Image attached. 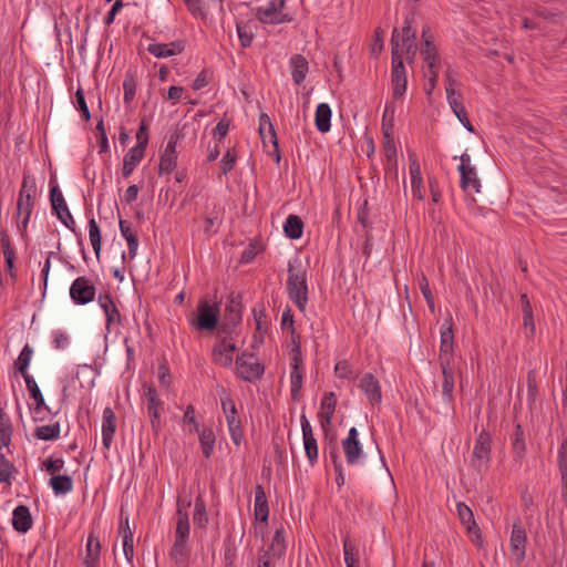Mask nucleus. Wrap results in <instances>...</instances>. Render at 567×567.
I'll return each instance as SVG.
<instances>
[{"label": "nucleus", "instance_id": "nucleus-36", "mask_svg": "<svg viewBox=\"0 0 567 567\" xmlns=\"http://www.w3.org/2000/svg\"><path fill=\"white\" fill-rule=\"evenodd\" d=\"M284 230L288 238L299 239L303 231V221L297 215H289L284 224Z\"/></svg>", "mask_w": 567, "mask_h": 567}, {"label": "nucleus", "instance_id": "nucleus-57", "mask_svg": "<svg viewBox=\"0 0 567 567\" xmlns=\"http://www.w3.org/2000/svg\"><path fill=\"white\" fill-rule=\"evenodd\" d=\"M136 140L137 144L134 147H140L141 151L145 152L148 144V133L147 125L144 120L141 122L140 128L136 133Z\"/></svg>", "mask_w": 567, "mask_h": 567}, {"label": "nucleus", "instance_id": "nucleus-32", "mask_svg": "<svg viewBox=\"0 0 567 567\" xmlns=\"http://www.w3.org/2000/svg\"><path fill=\"white\" fill-rule=\"evenodd\" d=\"M143 151L140 150V147H132L128 153L124 156L123 159V168H122V175L123 177L127 178L132 172L135 169V167L140 164V162L144 157Z\"/></svg>", "mask_w": 567, "mask_h": 567}, {"label": "nucleus", "instance_id": "nucleus-27", "mask_svg": "<svg viewBox=\"0 0 567 567\" xmlns=\"http://www.w3.org/2000/svg\"><path fill=\"white\" fill-rule=\"evenodd\" d=\"M254 515L257 520L267 523L269 516V506L265 489L261 485L255 487Z\"/></svg>", "mask_w": 567, "mask_h": 567}, {"label": "nucleus", "instance_id": "nucleus-18", "mask_svg": "<svg viewBox=\"0 0 567 567\" xmlns=\"http://www.w3.org/2000/svg\"><path fill=\"white\" fill-rule=\"evenodd\" d=\"M236 351L234 342L223 338L213 348V360L216 364L221 367H229L233 362V354Z\"/></svg>", "mask_w": 567, "mask_h": 567}, {"label": "nucleus", "instance_id": "nucleus-6", "mask_svg": "<svg viewBox=\"0 0 567 567\" xmlns=\"http://www.w3.org/2000/svg\"><path fill=\"white\" fill-rule=\"evenodd\" d=\"M302 365V353H301V342L300 337L293 338L292 340V349H291V373H290V382H291V396L292 400H298L300 396V391L302 388V373L300 368Z\"/></svg>", "mask_w": 567, "mask_h": 567}, {"label": "nucleus", "instance_id": "nucleus-64", "mask_svg": "<svg viewBox=\"0 0 567 567\" xmlns=\"http://www.w3.org/2000/svg\"><path fill=\"white\" fill-rule=\"evenodd\" d=\"M64 466V461L62 458H48L44 462V468L48 473L54 475L56 472H60Z\"/></svg>", "mask_w": 567, "mask_h": 567}, {"label": "nucleus", "instance_id": "nucleus-52", "mask_svg": "<svg viewBox=\"0 0 567 567\" xmlns=\"http://www.w3.org/2000/svg\"><path fill=\"white\" fill-rule=\"evenodd\" d=\"M393 121H394V107L390 104H386L384 114L382 117V131H383L384 137H389V134H392Z\"/></svg>", "mask_w": 567, "mask_h": 567}, {"label": "nucleus", "instance_id": "nucleus-22", "mask_svg": "<svg viewBox=\"0 0 567 567\" xmlns=\"http://www.w3.org/2000/svg\"><path fill=\"white\" fill-rule=\"evenodd\" d=\"M336 406H337L336 394L333 392L324 393V395L321 400L320 411L318 413L320 424L323 429H326L327 426H329L331 424Z\"/></svg>", "mask_w": 567, "mask_h": 567}, {"label": "nucleus", "instance_id": "nucleus-38", "mask_svg": "<svg viewBox=\"0 0 567 567\" xmlns=\"http://www.w3.org/2000/svg\"><path fill=\"white\" fill-rule=\"evenodd\" d=\"M286 550V544L284 538V529L282 527L277 528L274 536L272 542L267 551H269L270 558H280Z\"/></svg>", "mask_w": 567, "mask_h": 567}, {"label": "nucleus", "instance_id": "nucleus-26", "mask_svg": "<svg viewBox=\"0 0 567 567\" xmlns=\"http://www.w3.org/2000/svg\"><path fill=\"white\" fill-rule=\"evenodd\" d=\"M145 396L147 400V411L151 417V424L154 431L159 429L161 420H159V409L162 405L161 400L158 399L157 392L154 388L148 386Z\"/></svg>", "mask_w": 567, "mask_h": 567}, {"label": "nucleus", "instance_id": "nucleus-34", "mask_svg": "<svg viewBox=\"0 0 567 567\" xmlns=\"http://www.w3.org/2000/svg\"><path fill=\"white\" fill-rule=\"evenodd\" d=\"M420 52L426 64V69L440 66L439 51L433 41L426 40L424 43H421Z\"/></svg>", "mask_w": 567, "mask_h": 567}, {"label": "nucleus", "instance_id": "nucleus-30", "mask_svg": "<svg viewBox=\"0 0 567 567\" xmlns=\"http://www.w3.org/2000/svg\"><path fill=\"white\" fill-rule=\"evenodd\" d=\"M183 50V45L178 42H172L169 44L152 43L147 47V51L156 58L173 56L182 53Z\"/></svg>", "mask_w": 567, "mask_h": 567}, {"label": "nucleus", "instance_id": "nucleus-25", "mask_svg": "<svg viewBox=\"0 0 567 567\" xmlns=\"http://www.w3.org/2000/svg\"><path fill=\"white\" fill-rule=\"evenodd\" d=\"M120 534L122 536L124 556L128 563H132L134 557L133 532L130 528L128 516L123 518V513L121 514Z\"/></svg>", "mask_w": 567, "mask_h": 567}, {"label": "nucleus", "instance_id": "nucleus-16", "mask_svg": "<svg viewBox=\"0 0 567 567\" xmlns=\"http://www.w3.org/2000/svg\"><path fill=\"white\" fill-rule=\"evenodd\" d=\"M453 347H454L453 319H452V316L449 315L446 317V319L444 320V323L441 329L440 363H443L444 360H449V362H452Z\"/></svg>", "mask_w": 567, "mask_h": 567}, {"label": "nucleus", "instance_id": "nucleus-19", "mask_svg": "<svg viewBox=\"0 0 567 567\" xmlns=\"http://www.w3.org/2000/svg\"><path fill=\"white\" fill-rule=\"evenodd\" d=\"M451 363L452 362H449V360H444L443 363H440L443 374L442 399L443 402L446 403L449 406L452 405L454 400L455 385L454 371L451 368Z\"/></svg>", "mask_w": 567, "mask_h": 567}, {"label": "nucleus", "instance_id": "nucleus-48", "mask_svg": "<svg viewBox=\"0 0 567 567\" xmlns=\"http://www.w3.org/2000/svg\"><path fill=\"white\" fill-rule=\"evenodd\" d=\"M193 520L194 524L199 528H204L208 523L205 502L202 497H197L195 501V512Z\"/></svg>", "mask_w": 567, "mask_h": 567}, {"label": "nucleus", "instance_id": "nucleus-28", "mask_svg": "<svg viewBox=\"0 0 567 567\" xmlns=\"http://www.w3.org/2000/svg\"><path fill=\"white\" fill-rule=\"evenodd\" d=\"M101 544L99 538L90 534L86 542V554L84 557L85 567H99Z\"/></svg>", "mask_w": 567, "mask_h": 567}, {"label": "nucleus", "instance_id": "nucleus-5", "mask_svg": "<svg viewBox=\"0 0 567 567\" xmlns=\"http://www.w3.org/2000/svg\"><path fill=\"white\" fill-rule=\"evenodd\" d=\"M492 452V440L488 432L482 430L478 437L476 439L472 457L471 467L477 473L483 474L489 467Z\"/></svg>", "mask_w": 567, "mask_h": 567}, {"label": "nucleus", "instance_id": "nucleus-44", "mask_svg": "<svg viewBox=\"0 0 567 567\" xmlns=\"http://www.w3.org/2000/svg\"><path fill=\"white\" fill-rule=\"evenodd\" d=\"M199 442L203 451V455L209 458L214 451L215 434L212 429H204L199 433Z\"/></svg>", "mask_w": 567, "mask_h": 567}, {"label": "nucleus", "instance_id": "nucleus-29", "mask_svg": "<svg viewBox=\"0 0 567 567\" xmlns=\"http://www.w3.org/2000/svg\"><path fill=\"white\" fill-rule=\"evenodd\" d=\"M291 75L297 85H300L308 73V61L301 54H295L290 58Z\"/></svg>", "mask_w": 567, "mask_h": 567}, {"label": "nucleus", "instance_id": "nucleus-53", "mask_svg": "<svg viewBox=\"0 0 567 567\" xmlns=\"http://www.w3.org/2000/svg\"><path fill=\"white\" fill-rule=\"evenodd\" d=\"M276 13L277 12V8H275L274 6H267L266 8H258L256 10V18L261 22V23H270V24H274L275 23V18L276 17Z\"/></svg>", "mask_w": 567, "mask_h": 567}, {"label": "nucleus", "instance_id": "nucleus-23", "mask_svg": "<svg viewBox=\"0 0 567 567\" xmlns=\"http://www.w3.org/2000/svg\"><path fill=\"white\" fill-rule=\"evenodd\" d=\"M116 430V417L111 408L103 410L102 441L105 449H110Z\"/></svg>", "mask_w": 567, "mask_h": 567}, {"label": "nucleus", "instance_id": "nucleus-51", "mask_svg": "<svg viewBox=\"0 0 567 567\" xmlns=\"http://www.w3.org/2000/svg\"><path fill=\"white\" fill-rule=\"evenodd\" d=\"M343 555L347 566L359 564V550L346 538L343 540Z\"/></svg>", "mask_w": 567, "mask_h": 567}, {"label": "nucleus", "instance_id": "nucleus-31", "mask_svg": "<svg viewBox=\"0 0 567 567\" xmlns=\"http://www.w3.org/2000/svg\"><path fill=\"white\" fill-rule=\"evenodd\" d=\"M461 187L464 192L480 193L481 192V182L477 177L475 168H467L465 171H461Z\"/></svg>", "mask_w": 567, "mask_h": 567}, {"label": "nucleus", "instance_id": "nucleus-47", "mask_svg": "<svg viewBox=\"0 0 567 567\" xmlns=\"http://www.w3.org/2000/svg\"><path fill=\"white\" fill-rule=\"evenodd\" d=\"M220 403H221L223 411H224V413L226 415L227 423H229V420H231V417L234 420H239L238 416H237V409H236L235 402L226 393L225 389L221 390Z\"/></svg>", "mask_w": 567, "mask_h": 567}, {"label": "nucleus", "instance_id": "nucleus-10", "mask_svg": "<svg viewBox=\"0 0 567 567\" xmlns=\"http://www.w3.org/2000/svg\"><path fill=\"white\" fill-rule=\"evenodd\" d=\"M457 516L465 527L466 533L473 544L477 547L483 546V537L481 534V529L477 526L472 509L464 503L460 502L456 505Z\"/></svg>", "mask_w": 567, "mask_h": 567}, {"label": "nucleus", "instance_id": "nucleus-17", "mask_svg": "<svg viewBox=\"0 0 567 567\" xmlns=\"http://www.w3.org/2000/svg\"><path fill=\"white\" fill-rule=\"evenodd\" d=\"M300 422H301L305 452H306V455H307L310 464L313 465L318 458L317 440L315 439L312 426L305 414L301 415Z\"/></svg>", "mask_w": 567, "mask_h": 567}, {"label": "nucleus", "instance_id": "nucleus-33", "mask_svg": "<svg viewBox=\"0 0 567 567\" xmlns=\"http://www.w3.org/2000/svg\"><path fill=\"white\" fill-rule=\"evenodd\" d=\"M331 109L327 103H320L316 110L315 123L321 133H327L331 127Z\"/></svg>", "mask_w": 567, "mask_h": 567}, {"label": "nucleus", "instance_id": "nucleus-45", "mask_svg": "<svg viewBox=\"0 0 567 567\" xmlns=\"http://www.w3.org/2000/svg\"><path fill=\"white\" fill-rule=\"evenodd\" d=\"M513 452L518 460H522L525 454V437L520 424L515 425V431L512 440Z\"/></svg>", "mask_w": 567, "mask_h": 567}, {"label": "nucleus", "instance_id": "nucleus-21", "mask_svg": "<svg viewBox=\"0 0 567 567\" xmlns=\"http://www.w3.org/2000/svg\"><path fill=\"white\" fill-rule=\"evenodd\" d=\"M359 388L364 392L371 404L381 402V388L373 374L365 373L360 380Z\"/></svg>", "mask_w": 567, "mask_h": 567}, {"label": "nucleus", "instance_id": "nucleus-46", "mask_svg": "<svg viewBox=\"0 0 567 567\" xmlns=\"http://www.w3.org/2000/svg\"><path fill=\"white\" fill-rule=\"evenodd\" d=\"M12 427L6 413L0 409V451L7 447L11 442Z\"/></svg>", "mask_w": 567, "mask_h": 567}, {"label": "nucleus", "instance_id": "nucleus-9", "mask_svg": "<svg viewBox=\"0 0 567 567\" xmlns=\"http://www.w3.org/2000/svg\"><path fill=\"white\" fill-rule=\"evenodd\" d=\"M241 321V301L240 296H231L225 307L224 321L219 328V334H229Z\"/></svg>", "mask_w": 567, "mask_h": 567}, {"label": "nucleus", "instance_id": "nucleus-39", "mask_svg": "<svg viewBox=\"0 0 567 567\" xmlns=\"http://www.w3.org/2000/svg\"><path fill=\"white\" fill-rule=\"evenodd\" d=\"M457 72L455 69H453L451 65L447 66L445 71V91H446V99H453L456 97L457 94H461L456 87L460 85V82L457 80Z\"/></svg>", "mask_w": 567, "mask_h": 567}, {"label": "nucleus", "instance_id": "nucleus-8", "mask_svg": "<svg viewBox=\"0 0 567 567\" xmlns=\"http://www.w3.org/2000/svg\"><path fill=\"white\" fill-rule=\"evenodd\" d=\"M237 372L245 381L259 379L264 373V365L254 354L243 353L236 360Z\"/></svg>", "mask_w": 567, "mask_h": 567}, {"label": "nucleus", "instance_id": "nucleus-2", "mask_svg": "<svg viewBox=\"0 0 567 567\" xmlns=\"http://www.w3.org/2000/svg\"><path fill=\"white\" fill-rule=\"evenodd\" d=\"M287 292L290 300L303 312L308 303L307 271L291 262L288 265Z\"/></svg>", "mask_w": 567, "mask_h": 567}, {"label": "nucleus", "instance_id": "nucleus-1", "mask_svg": "<svg viewBox=\"0 0 567 567\" xmlns=\"http://www.w3.org/2000/svg\"><path fill=\"white\" fill-rule=\"evenodd\" d=\"M391 84L392 95L400 99L404 95L408 86V78L404 62L399 53V29L394 28L391 37Z\"/></svg>", "mask_w": 567, "mask_h": 567}, {"label": "nucleus", "instance_id": "nucleus-56", "mask_svg": "<svg viewBox=\"0 0 567 567\" xmlns=\"http://www.w3.org/2000/svg\"><path fill=\"white\" fill-rule=\"evenodd\" d=\"M420 289L422 291L423 297L426 300V303H427L430 310L432 312H434V309H435L434 298H433L432 291L429 286V281L425 276H422V278L420 279Z\"/></svg>", "mask_w": 567, "mask_h": 567}, {"label": "nucleus", "instance_id": "nucleus-59", "mask_svg": "<svg viewBox=\"0 0 567 567\" xmlns=\"http://www.w3.org/2000/svg\"><path fill=\"white\" fill-rule=\"evenodd\" d=\"M123 90H124V102L126 104H130L134 96L136 91V84L133 78H126L123 82Z\"/></svg>", "mask_w": 567, "mask_h": 567}, {"label": "nucleus", "instance_id": "nucleus-60", "mask_svg": "<svg viewBox=\"0 0 567 567\" xmlns=\"http://www.w3.org/2000/svg\"><path fill=\"white\" fill-rule=\"evenodd\" d=\"M237 33L243 48H248L251 45L254 34L246 27L237 24Z\"/></svg>", "mask_w": 567, "mask_h": 567}, {"label": "nucleus", "instance_id": "nucleus-43", "mask_svg": "<svg viewBox=\"0 0 567 567\" xmlns=\"http://www.w3.org/2000/svg\"><path fill=\"white\" fill-rule=\"evenodd\" d=\"M60 435V424L53 423L48 425L38 426L34 431V436L42 441H52Z\"/></svg>", "mask_w": 567, "mask_h": 567}, {"label": "nucleus", "instance_id": "nucleus-61", "mask_svg": "<svg viewBox=\"0 0 567 567\" xmlns=\"http://www.w3.org/2000/svg\"><path fill=\"white\" fill-rule=\"evenodd\" d=\"M384 156L386 159V172L394 171L396 174V166H398V155H396V147H388L386 152H384Z\"/></svg>", "mask_w": 567, "mask_h": 567}, {"label": "nucleus", "instance_id": "nucleus-12", "mask_svg": "<svg viewBox=\"0 0 567 567\" xmlns=\"http://www.w3.org/2000/svg\"><path fill=\"white\" fill-rule=\"evenodd\" d=\"M526 543H527L526 532H525L520 520L517 519L513 524L512 534H511V544H509L511 553H512L516 564H520L525 559Z\"/></svg>", "mask_w": 567, "mask_h": 567}, {"label": "nucleus", "instance_id": "nucleus-42", "mask_svg": "<svg viewBox=\"0 0 567 567\" xmlns=\"http://www.w3.org/2000/svg\"><path fill=\"white\" fill-rule=\"evenodd\" d=\"M89 237L95 256L99 259L102 247V235L100 227L94 218L89 220Z\"/></svg>", "mask_w": 567, "mask_h": 567}, {"label": "nucleus", "instance_id": "nucleus-7", "mask_svg": "<svg viewBox=\"0 0 567 567\" xmlns=\"http://www.w3.org/2000/svg\"><path fill=\"white\" fill-rule=\"evenodd\" d=\"M218 319V305H210L207 301H200L197 307V316L190 321V323L198 330L212 331L217 327Z\"/></svg>", "mask_w": 567, "mask_h": 567}, {"label": "nucleus", "instance_id": "nucleus-41", "mask_svg": "<svg viewBox=\"0 0 567 567\" xmlns=\"http://www.w3.org/2000/svg\"><path fill=\"white\" fill-rule=\"evenodd\" d=\"M25 385H27V389L31 395V398L34 400V403H35V406H34V410L37 413H39L41 411V409H47L49 410L47 406H45V403H44V398L38 386V383L35 382V380L33 378H27L25 380Z\"/></svg>", "mask_w": 567, "mask_h": 567}, {"label": "nucleus", "instance_id": "nucleus-20", "mask_svg": "<svg viewBox=\"0 0 567 567\" xmlns=\"http://www.w3.org/2000/svg\"><path fill=\"white\" fill-rule=\"evenodd\" d=\"M100 307L103 309L106 319V330L110 332L111 327L116 323L121 324V315L116 308L112 297L109 293L100 295L97 298Z\"/></svg>", "mask_w": 567, "mask_h": 567}, {"label": "nucleus", "instance_id": "nucleus-54", "mask_svg": "<svg viewBox=\"0 0 567 567\" xmlns=\"http://www.w3.org/2000/svg\"><path fill=\"white\" fill-rule=\"evenodd\" d=\"M227 425H228V431H229L233 442L237 446L240 445L241 440H243V431H241V426H240V420H234L231 417V420H229V423H227Z\"/></svg>", "mask_w": 567, "mask_h": 567}, {"label": "nucleus", "instance_id": "nucleus-11", "mask_svg": "<svg viewBox=\"0 0 567 567\" xmlns=\"http://www.w3.org/2000/svg\"><path fill=\"white\" fill-rule=\"evenodd\" d=\"M70 297L76 305H86L95 298V287L86 277H78L70 287Z\"/></svg>", "mask_w": 567, "mask_h": 567}, {"label": "nucleus", "instance_id": "nucleus-15", "mask_svg": "<svg viewBox=\"0 0 567 567\" xmlns=\"http://www.w3.org/2000/svg\"><path fill=\"white\" fill-rule=\"evenodd\" d=\"M50 200L53 212H55L58 218L71 230L74 231L75 221L66 206L62 193L58 186H53L50 192Z\"/></svg>", "mask_w": 567, "mask_h": 567}, {"label": "nucleus", "instance_id": "nucleus-3", "mask_svg": "<svg viewBox=\"0 0 567 567\" xmlns=\"http://www.w3.org/2000/svg\"><path fill=\"white\" fill-rule=\"evenodd\" d=\"M37 196V184L34 177L24 173L17 203V216L23 217L21 228L27 229Z\"/></svg>", "mask_w": 567, "mask_h": 567}, {"label": "nucleus", "instance_id": "nucleus-35", "mask_svg": "<svg viewBox=\"0 0 567 567\" xmlns=\"http://www.w3.org/2000/svg\"><path fill=\"white\" fill-rule=\"evenodd\" d=\"M462 94H457L456 97L447 100L453 113L457 117V120L462 123V125L471 133L474 132V127L472 123L470 122L465 107L461 101Z\"/></svg>", "mask_w": 567, "mask_h": 567}, {"label": "nucleus", "instance_id": "nucleus-13", "mask_svg": "<svg viewBox=\"0 0 567 567\" xmlns=\"http://www.w3.org/2000/svg\"><path fill=\"white\" fill-rule=\"evenodd\" d=\"M342 450L349 465H355L363 456L362 445L359 441V433L355 427H351L348 436L341 442Z\"/></svg>", "mask_w": 567, "mask_h": 567}, {"label": "nucleus", "instance_id": "nucleus-58", "mask_svg": "<svg viewBox=\"0 0 567 567\" xmlns=\"http://www.w3.org/2000/svg\"><path fill=\"white\" fill-rule=\"evenodd\" d=\"M13 471V465L0 453V482H9Z\"/></svg>", "mask_w": 567, "mask_h": 567}, {"label": "nucleus", "instance_id": "nucleus-49", "mask_svg": "<svg viewBox=\"0 0 567 567\" xmlns=\"http://www.w3.org/2000/svg\"><path fill=\"white\" fill-rule=\"evenodd\" d=\"M266 130H269L270 142L276 141V131L270 121V117L266 113H261L259 116V134L264 145L266 146Z\"/></svg>", "mask_w": 567, "mask_h": 567}, {"label": "nucleus", "instance_id": "nucleus-4", "mask_svg": "<svg viewBox=\"0 0 567 567\" xmlns=\"http://www.w3.org/2000/svg\"><path fill=\"white\" fill-rule=\"evenodd\" d=\"M177 524L175 528V540L171 549V558L177 564H184L188 557L187 540L189 536V520L186 513L177 511Z\"/></svg>", "mask_w": 567, "mask_h": 567}, {"label": "nucleus", "instance_id": "nucleus-37", "mask_svg": "<svg viewBox=\"0 0 567 567\" xmlns=\"http://www.w3.org/2000/svg\"><path fill=\"white\" fill-rule=\"evenodd\" d=\"M32 354H33V349L29 344H25L23 347V349L21 350L17 361L14 362V368H16L17 372H19L23 377L24 380L27 378H32L28 373V367L30 364Z\"/></svg>", "mask_w": 567, "mask_h": 567}, {"label": "nucleus", "instance_id": "nucleus-55", "mask_svg": "<svg viewBox=\"0 0 567 567\" xmlns=\"http://www.w3.org/2000/svg\"><path fill=\"white\" fill-rule=\"evenodd\" d=\"M440 66L427 69L425 76H427V84L424 86V91L427 95H431L437 84Z\"/></svg>", "mask_w": 567, "mask_h": 567}, {"label": "nucleus", "instance_id": "nucleus-40", "mask_svg": "<svg viewBox=\"0 0 567 567\" xmlns=\"http://www.w3.org/2000/svg\"><path fill=\"white\" fill-rule=\"evenodd\" d=\"M50 485L56 495L66 494L72 491L73 483L69 475H56L50 480Z\"/></svg>", "mask_w": 567, "mask_h": 567}, {"label": "nucleus", "instance_id": "nucleus-24", "mask_svg": "<svg viewBox=\"0 0 567 567\" xmlns=\"http://www.w3.org/2000/svg\"><path fill=\"white\" fill-rule=\"evenodd\" d=\"M33 524L30 509L25 505H19L12 513V526L18 533H27Z\"/></svg>", "mask_w": 567, "mask_h": 567}, {"label": "nucleus", "instance_id": "nucleus-50", "mask_svg": "<svg viewBox=\"0 0 567 567\" xmlns=\"http://www.w3.org/2000/svg\"><path fill=\"white\" fill-rule=\"evenodd\" d=\"M558 467L561 474V481L567 488V441L564 440L558 450Z\"/></svg>", "mask_w": 567, "mask_h": 567}, {"label": "nucleus", "instance_id": "nucleus-62", "mask_svg": "<svg viewBox=\"0 0 567 567\" xmlns=\"http://www.w3.org/2000/svg\"><path fill=\"white\" fill-rule=\"evenodd\" d=\"M236 159H237V156L231 151H228L224 155L223 159L220 161V169L224 175H226L227 173H229L233 169V167L236 163Z\"/></svg>", "mask_w": 567, "mask_h": 567}, {"label": "nucleus", "instance_id": "nucleus-14", "mask_svg": "<svg viewBox=\"0 0 567 567\" xmlns=\"http://www.w3.org/2000/svg\"><path fill=\"white\" fill-rule=\"evenodd\" d=\"M179 141L178 133H172L168 136V141L164 153L161 156L158 173L162 174H171L177 165V152L176 146Z\"/></svg>", "mask_w": 567, "mask_h": 567}, {"label": "nucleus", "instance_id": "nucleus-63", "mask_svg": "<svg viewBox=\"0 0 567 567\" xmlns=\"http://www.w3.org/2000/svg\"><path fill=\"white\" fill-rule=\"evenodd\" d=\"M527 389H528V399L530 401H535L537 395V380H536V371L530 370L527 374Z\"/></svg>", "mask_w": 567, "mask_h": 567}]
</instances>
